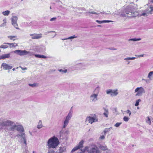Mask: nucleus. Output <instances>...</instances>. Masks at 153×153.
I'll list each match as a JSON object with an SVG mask.
<instances>
[{
    "instance_id": "obj_1",
    "label": "nucleus",
    "mask_w": 153,
    "mask_h": 153,
    "mask_svg": "<svg viewBox=\"0 0 153 153\" xmlns=\"http://www.w3.org/2000/svg\"><path fill=\"white\" fill-rule=\"evenodd\" d=\"M19 123L11 121L9 120L4 119L0 120V131L1 129H7V130L14 131L16 129V130L20 132H22L24 131L23 126L21 125H19Z\"/></svg>"
},
{
    "instance_id": "obj_2",
    "label": "nucleus",
    "mask_w": 153,
    "mask_h": 153,
    "mask_svg": "<svg viewBox=\"0 0 153 153\" xmlns=\"http://www.w3.org/2000/svg\"><path fill=\"white\" fill-rule=\"evenodd\" d=\"M121 15L122 16H127L129 17L136 16L134 15V6L132 5L127 6L123 12L121 13Z\"/></svg>"
},
{
    "instance_id": "obj_3",
    "label": "nucleus",
    "mask_w": 153,
    "mask_h": 153,
    "mask_svg": "<svg viewBox=\"0 0 153 153\" xmlns=\"http://www.w3.org/2000/svg\"><path fill=\"white\" fill-rule=\"evenodd\" d=\"M59 143L58 138L53 136L48 139L47 142V145L49 148H56Z\"/></svg>"
},
{
    "instance_id": "obj_4",
    "label": "nucleus",
    "mask_w": 153,
    "mask_h": 153,
    "mask_svg": "<svg viewBox=\"0 0 153 153\" xmlns=\"http://www.w3.org/2000/svg\"><path fill=\"white\" fill-rule=\"evenodd\" d=\"M100 88L98 87L96 88L94 90L93 93H92L90 97V102H95L98 100V96Z\"/></svg>"
},
{
    "instance_id": "obj_5",
    "label": "nucleus",
    "mask_w": 153,
    "mask_h": 153,
    "mask_svg": "<svg viewBox=\"0 0 153 153\" xmlns=\"http://www.w3.org/2000/svg\"><path fill=\"white\" fill-rule=\"evenodd\" d=\"M73 112V110L71 109L63 122V126L62 128H65L67 127L69 123V120L72 117Z\"/></svg>"
},
{
    "instance_id": "obj_6",
    "label": "nucleus",
    "mask_w": 153,
    "mask_h": 153,
    "mask_svg": "<svg viewBox=\"0 0 153 153\" xmlns=\"http://www.w3.org/2000/svg\"><path fill=\"white\" fill-rule=\"evenodd\" d=\"M87 153H101V151L95 145H92L89 148L88 152Z\"/></svg>"
},
{
    "instance_id": "obj_7",
    "label": "nucleus",
    "mask_w": 153,
    "mask_h": 153,
    "mask_svg": "<svg viewBox=\"0 0 153 153\" xmlns=\"http://www.w3.org/2000/svg\"><path fill=\"white\" fill-rule=\"evenodd\" d=\"M98 121V119L96 117L90 116L87 117L85 120V122L88 121V123H90L91 124L94 122H97Z\"/></svg>"
},
{
    "instance_id": "obj_8",
    "label": "nucleus",
    "mask_w": 153,
    "mask_h": 153,
    "mask_svg": "<svg viewBox=\"0 0 153 153\" xmlns=\"http://www.w3.org/2000/svg\"><path fill=\"white\" fill-rule=\"evenodd\" d=\"M12 52L14 53L21 56L26 55L28 53L27 51L26 50H19L13 51Z\"/></svg>"
},
{
    "instance_id": "obj_9",
    "label": "nucleus",
    "mask_w": 153,
    "mask_h": 153,
    "mask_svg": "<svg viewBox=\"0 0 153 153\" xmlns=\"http://www.w3.org/2000/svg\"><path fill=\"white\" fill-rule=\"evenodd\" d=\"M106 93L112 97L116 96L118 94L117 90L108 89L106 91Z\"/></svg>"
},
{
    "instance_id": "obj_10",
    "label": "nucleus",
    "mask_w": 153,
    "mask_h": 153,
    "mask_svg": "<svg viewBox=\"0 0 153 153\" xmlns=\"http://www.w3.org/2000/svg\"><path fill=\"white\" fill-rule=\"evenodd\" d=\"M135 92H137L136 94V96L141 95L142 93L144 92V90L142 87L137 88L135 90Z\"/></svg>"
},
{
    "instance_id": "obj_11",
    "label": "nucleus",
    "mask_w": 153,
    "mask_h": 153,
    "mask_svg": "<svg viewBox=\"0 0 153 153\" xmlns=\"http://www.w3.org/2000/svg\"><path fill=\"white\" fill-rule=\"evenodd\" d=\"M146 12L151 14L152 12L153 11V5L150 3H148L146 5Z\"/></svg>"
},
{
    "instance_id": "obj_12",
    "label": "nucleus",
    "mask_w": 153,
    "mask_h": 153,
    "mask_svg": "<svg viewBox=\"0 0 153 153\" xmlns=\"http://www.w3.org/2000/svg\"><path fill=\"white\" fill-rule=\"evenodd\" d=\"M84 142L83 140H82L81 141L79 142L78 145L74 147L72 150L71 152H73L78 149L82 148L83 147Z\"/></svg>"
},
{
    "instance_id": "obj_13",
    "label": "nucleus",
    "mask_w": 153,
    "mask_h": 153,
    "mask_svg": "<svg viewBox=\"0 0 153 153\" xmlns=\"http://www.w3.org/2000/svg\"><path fill=\"white\" fill-rule=\"evenodd\" d=\"M18 19V18L16 16H13L11 18L12 24L13 26L17 29H18V25L17 24V21Z\"/></svg>"
},
{
    "instance_id": "obj_14",
    "label": "nucleus",
    "mask_w": 153,
    "mask_h": 153,
    "mask_svg": "<svg viewBox=\"0 0 153 153\" xmlns=\"http://www.w3.org/2000/svg\"><path fill=\"white\" fill-rule=\"evenodd\" d=\"M30 35L32 36V39H38L41 38L42 37V34L41 33L37 34H30Z\"/></svg>"
},
{
    "instance_id": "obj_15",
    "label": "nucleus",
    "mask_w": 153,
    "mask_h": 153,
    "mask_svg": "<svg viewBox=\"0 0 153 153\" xmlns=\"http://www.w3.org/2000/svg\"><path fill=\"white\" fill-rule=\"evenodd\" d=\"M1 67H3L4 70H7L12 68V66H10L8 64L3 63L1 65Z\"/></svg>"
},
{
    "instance_id": "obj_16",
    "label": "nucleus",
    "mask_w": 153,
    "mask_h": 153,
    "mask_svg": "<svg viewBox=\"0 0 153 153\" xmlns=\"http://www.w3.org/2000/svg\"><path fill=\"white\" fill-rule=\"evenodd\" d=\"M13 52H10V53L6 54H4L1 56H0V59H4L6 58H8L10 57V53H12Z\"/></svg>"
},
{
    "instance_id": "obj_17",
    "label": "nucleus",
    "mask_w": 153,
    "mask_h": 153,
    "mask_svg": "<svg viewBox=\"0 0 153 153\" xmlns=\"http://www.w3.org/2000/svg\"><path fill=\"white\" fill-rule=\"evenodd\" d=\"M76 66L80 69H84L85 67L86 66V64L84 63H79L76 65Z\"/></svg>"
},
{
    "instance_id": "obj_18",
    "label": "nucleus",
    "mask_w": 153,
    "mask_h": 153,
    "mask_svg": "<svg viewBox=\"0 0 153 153\" xmlns=\"http://www.w3.org/2000/svg\"><path fill=\"white\" fill-rule=\"evenodd\" d=\"M66 148L65 146H62L59 147V153H62L66 151Z\"/></svg>"
},
{
    "instance_id": "obj_19",
    "label": "nucleus",
    "mask_w": 153,
    "mask_h": 153,
    "mask_svg": "<svg viewBox=\"0 0 153 153\" xmlns=\"http://www.w3.org/2000/svg\"><path fill=\"white\" fill-rule=\"evenodd\" d=\"M4 44H7V45H10V48H11L12 47H15L17 46L18 45L16 43H4Z\"/></svg>"
},
{
    "instance_id": "obj_20",
    "label": "nucleus",
    "mask_w": 153,
    "mask_h": 153,
    "mask_svg": "<svg viewBox=\"0 0 153 153\" xmlns=\"http://www.w3.org/2000/svg\"><path fill=\"white\" fill-rule=\"evenodd\" d=\"M43 127L42 124V121L41 120H39V122H38L37 126V128L38 129H40L42 128Z\"/></svg>"
},
{
    "instance_id": "obj_21",
    "label": "nucleus",
    "mask_w": 153,
    "mask_h": 153,
    "mask_svg": "<svg viewBox=\"0 0 153 153\" xmlns=\"http://www.w3.org/2000/svg\"><path fill=\"white\" fill-rule=\"evenodd\" d=\"M104 112L103 113V114L105 117H108L109 113L108 110L105 108H104Z\"/></svg>"
},
{
    "instance_id": "obj_22",
    "label": "nucleus",
    "mask_w": 153,
    "mask_h": 153,
    "mask_svg": "<svg viewBox=\"0 0 153 153\" xmlns=\"http://www.w3.org/2000/svg\"><path fill=\"white\" fill-rule=\"evenodd\" d=\"M34 56L37 58H44L46 59L47 58L46 56L43 55H40L39 54H35Z\"/></svg>"
},
{
    "instance_id": "obj_23",
    "label": "nucleus",
    "mask_w": 153,
    "mask_h": 153,
    "mask_svg": "<svg viewBox=\"0 0 153 153\" xmlns=\"http://www.w3.org/2000/svg\"><path fill=\"white\" fill-rule=\"evenodd\" d=\"M89 146H86L85 148L81 150V151L82 152L84 153L85 152L87 151L88 152Z\"/></svg>"
},
{
    "instance_id": "obj_24",
    "label": "nucleus",
    "mask_w": 153,
    "mask_h": 153,
    "mask_svg": "<svg viewBox=\"0 0 153 153\" xmlns=\"http://www.w3.org/2000/svg\"><path fill=\"white\" fill-rule=\"evenodd\" d=\"M99 148L102 150H105L107 149V146H106L100 145L99 146Z\"/></svg>"
},
{
    "instance_id": "obj_25",
    "label": "nucleus",
    "mask_w": 153,
    "mask_h": 153,
    "mask_svg": "<svg viewBox=\"0 0 153 153\" xmlns=\"http://www.w3.org/2000/svg\"><path fill=\"white\" fill-rule=\"evenodd\" d=\"M10 13V11L6 10L2 12V13L4 16H8Z\"/></svg>"
},
{
    "instance_id": "obj_26",
    "label": "nucleus",
    "mask_w": 153,
    "mask_h": 153,
    "mask_svg": "<svg viewBox=\"0 0 153 153\" xmlns=\"http://www.w3.org/2000/svg\"><path fill=\"white\" fill-rule=\"evenodd\" d=\"M112 128V127H110L108 128H106L104 131V134L105 135L106 133L110 131V130Z\"/></svg>"
},
{
    "instance_id": "obj_27",
    "label": "nucleus",
    "mask_w": 153,
    "mask_h": 153,
    "mask_svg": "<svg viewBox=\"0 0 153 153\" xmlns=\"http://www.w3.org/2000/svg\"><path fill=\"white\" fill-rule=\"evenodd\" d=\"M6 19H4L3 20L4 22L0 25V27H4L6 25Z\"/></svg>"
},
{
    "instance_id": "obj_28",
    "label": "nucleus",
    "mask_w": 153,
    "mask_h": 153,
    "mask_svg": "<svg viewBox=\"0 0 153 153\" xmlns=\"http://www.w3.org/2000/svg\"><path fill=\"white\" fill-rule=\"evenodd\" d=\"M141 40V38H132L128 40V41H140Z\"/></svg>"
},
{
    "instance_id": "obj_29",
    "label": "nucleus",
    "mask_w": 153,
    "mask_h": 153,
    "mask_svg": "<svg viewBox=\"0 0 153 153\" xmlns=\"http://www.w3.org/2000/svg\"><path fill=\"white\" fill-rule=\"evenodd\" d=\"M149 14L148 13L146 12V10H145L144 12L141 15V16H148Z\"/></svg>"
},
{
    "instance_id": "obj_30",
    "label": "nucleus",
    "mask_w": 153,
    "mask_h": 153,
    "mask_svg": "<svg viewBox=\"0 0 153 153\" xmlns=\"http://www.w3.org/2000/svg\"><path fill=\"white\" fill-rule=\"evenodd\" d=\"M59 71L60 72H61L62 74L65 73L67 72V70L66 69L62 70V69H59Z\"/></svg>"
},
{
    "instance_id": "obj_31",
    "label": "nucleus",
    "mask_w": 153,
    "mask_h": 153,
    "mask_svg": "<svg viewBox=\"0 0 153 153\" xmlns=\"http://www.w3.org/2000/svg\"><path fill=\"white\" fill-rule=\"evenodd\" d=\"M5 44H3V45H1L0 48H7L8 47V46L6 45H5Z\"/></svg>"
},
{
    "instance_id": "obj_32",
    "label": "nucleus",
    "mask_w": 153,
    "mask_h": 153,
    "mask_svg": "<svg viewBox=\"0 0 153 153\" xmlns=\"http://www.w3.org/2000/svg\"><path fill=\"white\" fill-rule=\"evenodd\" d=\"M136 58L135 57H127L126 58H124V59L125 60H134Z\"/></svg>"
},
{
    "instance_id": "obj_33",
    "label": "nucleus",
    "mask_w": 153,
    "mask_h": 153,
    "mask_svg": "<svg viewBox=\"0 0 153 153\" xmlns=\"http://www.w3.org/2000/svg\"><path fill=\"white\" fill-rule=\"evenodd\" d=\"M16 37L15 36H8V37L9 38L10 40H13V41L15 40V39H14V38H15Z\"/></svg>"
},
{
    "instance_id": "obj_34",
    "label": "nucleus",
    "mask_w": 153,
    "mask_h": 153,
    "mask_svg": "<svg viewBox=\"0 0 153 153\" xmlns=\"http://www.w3.org/2000/svg\"><path fill=\"white\" fill-rule=\"evenodd\" d=\"M21 137H22L23 139H25L26 138L25 137V133L21 132Z\"/></svg>"
},
{
    "instance_id": "obj_35",
    "label": "nucleus",
    "mask_w": 153,
    "mask_h": 153,
    "mask_svg": "<svg viewBox=\"0 0 153 153\" xmlns=\"http://www.w3.org/2000/svg\"><path fill=\"white\" fill-rule=\"evenodd\" d=\"M141 101V100L140 99L137 100L135 104V106H138L139 105V102H140Z\"/></svg>"
},
{
    "instance_id": "obj_36",
    "label": "nucleus",
    "mask_w": 153,
    "mask_h": 153,
    "mask_svg": "<svg viewBox=\"0 0 153 153\" xmlns=\"http://www.w3.org/2000/svg\"><path fill=\"white\" fill-rule=\"evenodd\" d=\"M152 76H153V71H152L149 72L148 74V78L150 79Z\"/></svg>"
},
{
    "instance_id": "obj_37",
    "label": "nucleus",
    "mask_w": 153,
    "mask_h": 153,
    "mask_svg": "<svg viewBox=\"0 0 153 153\" xmlns=\"http://www.w3.org/2000/svg\"><path fill=\"white\" fill-rule=\"evenodd\" d=\"M129 119V118L126 116L124 117L123 118L124 121L126 122H128Z\"/></svg>"
},
{
    "instance_id": "obj_38",
    "label": "nucleus",
    "mask_w": 153,
    "mask_h": 153,
    "mask_svg": "<svg viewBox=\"0 0 153 153\" xmlns=\"http://www.w3.org/2000/svg\"><path fill=\"white\" fill-rule=\"evenodd\" d=\"M77 37V36H76L75 35H74L71 36L70 37H69L67 39H74V38H76Z\"/></svg>"
},
{
    "instance_id": "obj_39",
    "label": "nucleus",
    "mask_w": 153,
    "mask_h": 153,
    "mask_svg": "<svg viewBox=\"0 0 153 153\" xmlns=\"http://www.w3.org/2000/svg\"><path fill=\"white\" fill-rule=\"evenodd\" d=\"M86 13H91V14H98V13H97L96 12H95L94 11H91L90 10H89L88 12H86Z\"/></svg>"
},
{
    "instance_id": "obj_40",
    "label": "nucleus",
    "mask_w": 153,
    "mask_h": 153,
    "mask_svg": "<svg viewBox=\"0 0 153 153\" xmlns=\"http://www.w3.org/2000/svg\"><path fill=\"white\" fill-rule=\"evenodd\" d=\"M30 86H31L32 87H35V86H36V84L35 83H34L33 84H28Z\"/></svg>"
},
{
    "instance_id": "obj_41",
    "label": "nucleus",
    "mask_w": 153,
    "mask_h": 153,
    "mask_svg": "<svg viewBox=\"0 0 153 153\" xmlns=\"http://www.w3.org/2000/svg\"><path fill=\"white\" fill-rule=\"evenodd\" d=\"M122 124V123H117L114 125V126L116 127H118Z\"/></svg>"
},
{
    "instance_id": "obj_42",
    "label": "nucleus",
    "mask_w": 153,
    "mask_h": 153,
    "mask_svg": "<svg viewBox=\"0 0 153 153\" xmlns=\"http://www.w3.org/2000/svg\"><path fill=\"white\" fill-rule=\"evenodd\" d=\"M147 118H148V120L146 121V122L148 123L149 124V125H150L151 123L150 119V118H149V117H147Z\"/></svg>"
},
{
    "instance_id": "obj_43",
    "label": "nucleus",
    "mask_w": 153,
    "mask_h": 153,
    "mask_svg": "<svg viewBox=\"0 0 153 153\" xmlns=\"http://www.w3.org/2000/svg\"><path fill=\"white\" fill-rule=\"evenodd\" d=\"M126 112V113L128 114L129 116H130L131 114V112L129 110H128Z\"/></svg>"
},
{
    "instance_id": "obj_44",
    "label": "nucleus",
    "mask_w": 153,
    "mask_h": 153,
    "mask_svg": "<svg viewBox=\"0 0 153 153\" xmlns=\"http://www.w3.org/2000/svg\"><path fill=\"white\" fill-rule=\"evenodd\" d=\"M24 140V143L25 144V147H27V142L26 138L23 139Z\"/></svg>"
},
{
    "instance_id": "obj_45",
    "label": "nucleus",
    "mask_w": 153,
    "mask_h": 153,
    "mask_svg": "<svg viewBox=\"0 0 153 153\" xmlns=\"http://www.w3.org/2000/svg\"><path fill=\"white\" fill-rule=\"evenodd\" d=\"M53 32V33H55L56 32L55 31H48L47 32H45V35H47L49 33H50Z\"/></svg>"
},
{
    "instance_id": "obj_46",
    "label": "nucleus",
    "mask_w": 153,
    "mask_h": 153,
    "mask_svg": "<svg viewBox=\"0 0 153 153\" xmlns=\"http://www.w3.org/2000/svg\"><path fill=\"white\" fill-rule=\"evenodd\" d=\"M96 22L99 24H101L102 23H104L103 20V21H99L98 20H97L96 21Z\"/></svg>"
},
{
    "instance_id": "obj_47",
    "label": "nucleus",
    "mask_w": 153,
    "mask_h": 153,
    "mask_svg": "<svg viewBox=\"0 0 153 153\" xmlns=\"http://www.w3.org/2000/svg\"><path fill=\"white\" fill-rule=\"evenodd\" d=\"M27 52H28V53L27 54V55L28 54L30 56H31L32 55H33V52H30L28 51H27Z\"/></svg>"
},
{
    "instance_id": "obj_48",
    "label": "nucleus",
    "mask_w": 153,
    "mask_h": 153,
    "mask_svg": "<svg viewBox=\"0 0 153 153\" xmlns=\"http://www.w3.org/2000/svg\"><path fill=\"white\" fill-rule=\"evenodd\" d=\"M103 22L104 23H108L109 22H113L110 20H103Z\"/></svg>"
},
{
    "instance_id": "obj_49",
    "label": "nucleus",
    "mask_w": 153,
    "mask_h": 153,
    "mask_svg": "<svg viewBox=\"0 0 153 153\" xmlns=\"http://www.w3.org/2000/svg\"><path fill=\"white\" fill-rule=\"evenodd\" d=\"M56 19V18H51L50 19L51 21H55Z\"/></svg>"
},
{
    "instance_id": "obj_50",
    "label": "nucleus",
    "mask_w": 153,
    "mask_h": 153,
    "mask_svg": "<svg viewBox=\"0 0 153 153\" xmlns=\"http://www.w3.org/2000/svg\"><path fill=\"white\" fill-rule=\"evenodd\" d=\"M105 136L104 135H102V136H101L100 137V138L101 139H103L105 138Z\"/></svg>"
},
{
    "instance_id": "obj_51",
    "label": "nucleus",
    "mask_w": 153,
    "mask_h": 153,
    "mask_svg": "<svg viewBox=\"0 0 153 153\" xmlns=\"http://www.w3.org/2000/svg\"><path fill=\"white\" fill-rule=\"evenodd\" d=\"M149 3H150L151 4V3H153V0H149Z\"/></svg>"
},
{
    "instance_id": "obj_52",
    "label": "nucleus",
    "mask_w": 153,
    "mask_h": 153,
    "mask_svg": "<svg viewBox=\"0 0 153 153\" xmlns=\"http://www.w3.org/2000/svg\"><path fill=\"white\" fill-rule=\"evenodd\" d=\"M20 67L22 69V70H24L27 69L26 68H23L20 66Z\"/></svg>"
},
{
    "instance_id": "obj_53",
    "label": "nucleus",
    "mask_w": 153,
    "mask_h": 153,
    "mask_svg": "<svg viewBox=\"0 0 153 153\" xmlns=\"http://www.w3.org/2000/svg\"><path fill=\"white\" fill-rule=\"evenodd\" d=\"M48 153H55L53 151H49Z\"/></svg>"
},
{
    "instance_id": "obj_54",
    "label": "nucleus",
    "mask_w": 153,
    "mask_h": 153,
    "mask_svg": "<svg viewBox=\"0 0 153 153\" xmlns=\"http://www.w3.org/2000/svg\"><path fill=\"white\" fill-rule=\"evenodd\" d=\"M21 134H18L16 135V136L17 137H21Z\"/></svg>"
},
{
    "instance_id": "obj_55",
    "label": "nucleus",
    "mask_w": 153,
    "mask_h": 153,
    "mask_svg": "<svg viewBox=\"0 0 153 153\" xmlns=\"http://www.w3.org/2000/svg\"><path fill=\"white\" fill-rule=\"evenodd\" d=\"M143 56H144V55H143H143H139L138 56V57H143Z\"/></svg>"
},
{
    "instance_id": "obj_56",
    "label": "nucleus",
    "mask_w": 153,
    "mask_h": 153,
    "mask_svg": "<svg viewBox=\"0 0 153 153\" xmlns=\"http://www.w3.org/2000/svg\"><path fill=\"white\" fill-rule=\"evenodd\" d=\"M56 35V33L53 36V37H54Z\"/></svg>"
},
{
    "instance_id": "obj_57",
    "label": "nucleus",
    "mask_w": 153,
    "mask_h": 153,
    "mask_svg": "<svg viewBox=\"0 0 153 153\" xmlns=\"http://www.w3.org/2000/svg\"><path fill=\"white\" fill-rule=\"evenodd\" d=\"M29 132H30V134L31 135H32V133L31 132H30V131H29Z\"/></svg>"
},
{
    "instance_id": "obj_58",
    "label": "nucleus",
    "mask_w": 153,
    "mask_h": 153,
    "mask_svg": "<svg viewBox=\"0 0 153 153\" xmlns=\"http://www.w3.org/2000/svg\"><path fill=\"white\" fill-rule=\"evenodd\" d=\"M128 64H129L130 62H129V61H128Z\"/></svg>"
},
{
    "instance_id": "obj_59",
    "label": "nucleus",
    "mask_w": 153,
    "mask_h": 153,
    "mask_svg": "<svg viewBox=\"0 0 153 153\" xmlns=\"http://www.w3.org/2000/svg\"><path fill=\"white\" fill-rule=\"evenodd\" d=\"M15 68H13V71H15Z\"/></svg>"
},
{
    "instance_id": "obj_60",
    "label": "nucleus",
    "mask_w": 153,
    "mask_h": 153,
    "mask_svg": "<svg viewBox=\"0 0 153 153\" xmlns=\"http://www.w3.org/2000/svg\"><path fill=\"white\" fill-rule=\"evenodd\" d=\"M34 152H34V151H33V153H35Z\"/></svg>"
},
{
    "instance_id": "obj_61",
    "label": "nucleus",
    "mask_w": 153,
    "mask_h": 153,
    "mask_svg": "<svg viewBox=\"0 0 153 153\" xmlns=\"http://www.w3.org/2000/svg\"><path fill=\"white\" fill-rule=\"evenodd\" d=\"M98 26H99V27H100V25H98Z\"/></svg>"
},
{
    "instance_id": "obj_62",
    "label": "nucleus",
    "mask_w": 153,
    "mask_h": 153,
    "mask_svg": "<svg viewBox=\"0 0 153 153\" xmlns=\"http://www.w3.org/2000/svg\"><path fill=\"white\" fill-rule=\"evenodd\" d=\"M50 8L51 9V7H50Z\"/></svg>"
},
{
    "instance_id": "obj_63",
    "label": "nucleus",
    "mask_w": 153,
    "mask_h": 153,
    "mask_svg": "<svg viewBox=\"0 0 153 153\" xmlns=\"http://www.w3.org/2000/svg\"><path fill=\"white\" fill-rule=\"evenodd\" d=\"M10 134H10V133H9V135H10Z\"/></svg>"
},
{
    "instance_id": "obj_64",
    "label": "nucleus",
    "mask_w": 153,
    "mask_h": 153,
    "mask_svg": "<svg viewBox=\"0 0 153 153\" xmlns=\"http://www.w3.org/2000/svg\"><path fill=\"white\" fill-rule=\"evenodd\" d=\"M137 108H138V109H139V108L138 107H137Z\"/></svg>"
}]
</instances>
